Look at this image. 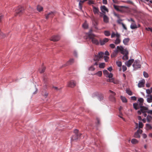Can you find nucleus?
Returning a JSON list of instances; mask_svg holds the SVG:
<instances>
[{
  "label": "nucleus",
  "instance_id": "obj_1",
  "mask_svg": "<svg viewBox=\"0 0 152 152\" xmlns=\"http://www.w3.org/2000/svg\"><path fill=\"white\" fill-rule=\"evenodd\" d=\"M104 55V53L103 52H101L98 53V55H95L94 57V60L95 61H96V62H95L92 65H94H94H98L97 62L99 60L100 58H102Z\"/></svg>",
  "mask_w": 152,
  "mask_h": 152
},
{
  "label": "nucleus",
  "instance_id": "obj_2",
  "mask_svg": "<svg viewBox=\"0 0 152 152\" xmlns=\"http://www.w3.org/2000/svg\"><path fill=\"white\" fill-rule=\"evenodd\" d=\"M88 37L91 40V41L93 44L96 45H98L99 44V41L95 38L96 36L93 34L89 33Z\"/></svg>",
  "mask_w": 152,
  "mask_h": 152
},
{
  "label": "nucleus",
  "instance_id": "obj_3",
  "mask_svg": "<svg viewBox=\"0 0 152 152\" xmlns=\"http://www.w3.org/2000/svg\"><path fill=\"white\" fill-rule=\"evenodd\" d=\"M75 134L73 135L71 137V141H73L78 139L80 136L81 134L78 133V130L75 129L74 131Z\"/></svg>",
  "mask_w": 152,
  "mask_h": 152
},
{
  "label": "nucleus",
  "instance_id": "obj_4",
  "mask_svg": "<svg viewBox=\"0 0 152 152\" xmlns=\"http://www.w3.org/2000/svg\"><path fill=\"white\" fill-rule=\"evenodd\" d=\"M24 8L21 6H19L15 10V12L16 15L20 16L22 15L24 11Z\"/></svg>",
  "mask_w": 152,
  "mask_h": 152
},
{
  "label": "nucleus",
  "instance_id": "obj_5",
  "mask_svg": "<svg viewBox=\"0 0 152 152\" xmlns=\"http://www.w3.org/2000/svg\"><path fill=\"white\" fill-rule=\"evenodd\" d=\"M141 66V64L140 61L137 60H135L133 64V67L135 69L140 68Z\"/></svg>",
  "mask_w": 152,
  "mask_h": 152
},
{
  "label": "nucleus",
  "instance_id": "obj_6",
  "mask_svg": "<svg viewBox=\"0 0 152 152\" xmlns=\"http://www.w3.org/2000/svg\"><path fill=\"white\" fill-rule=\"evenodd\" d=\"M109 92L110 93H111V94L110 95V99L112 102H115V99L114 96L115 94V93L113 91L110 90H109Z\"/></svg>",
  "mask_w": 152,
  "mask_h": 152
},
{
  "label": "nucleus",
  "instance_id": "obj_7",
  "mask_svg": "<svg viewBox=\"0 0 152 152\" xmlns=\"http://www.w3.org/2000/svg\"><path fill=\"white\" fill-rule=\"evenodd\" d=\"M142 132V131L140 129H138L134 135V137L135 138H139L140 137V134H141Z\"/></svg>",
  "mask_w": 152,
  "mask_h": 152
},
{
  "label": "nucleus",
  "instance_id": "obj_8",
  "mask_svg": "<svg viewBox=\"0 0 152 152\" xmlns=\"http://www.w3.org/2000/svg\"><path fill=\"white\" fill-rule=\"evenodd\" d=\"M142 104H139L138 103H135L133 104V106L134 108L136 110H137L140 108L142 107Z\"/></svg>",
  "mask_w": 152,
  "mask_h": 152
},
{
  "label": "nucleus",
  "instance_id": "obj_9",
  "mask_svg": "<svg viewBox=\"0 0 152 152\" xmlns=\"http://www.w3.org/2000/svg\"><path fill=\"white\" fill-rule=\"evenodd\" d=\"M75 86V82L73 80H71L70 81L68 84V86L71 88H73Z\"/></svg>",
  "mask_w": 152,
  "mask_h": 152
},
{
  "label": "nucleus",
  "instance_id": "obj_10",
  "mask_svg": "<svg viewBox=\"0 0 152 152\" xmlns=\"http://www.w3.org/2000/svg\"><path fill=\"white\" fill-rule=\"evenodd\" d=\"M60 39L59 36L56 35L52 36L50 39V40L53 42H56L58 41Z\"/></svg>",
  "mask_w": 152,
  "mask_h": 152
},
{
  "label": "nucleus",
  "instance_id": "obj_11",
  "mask_svg": "<svg viewBox=\"0 0 152 152\" xmlns=\"http://www.w3.org/2000/svg\"><path fill=\"white\" fill-rule=\"evenodd\" d=\"M54 16V12H51L47 14H45V18L46 19L49 18H52Z\"/></svg>",
  "mask_w": 152,
  "mask_h": 152
},
{
  "label": "nucleus",
  "instance_id": "obj_12",
  "mask_svg": "<svg viewBox=\"0 0 152 152\" xmlns=\"http://www.w3.org/2000/svg\"><path fill=\"white\" fill-rule=\"evenodd\" d=\"M134 59H133L129 60L127 62L125 63V64L128 67L131 66L132 64L134 62Z\"/></svg>",
  "mask_w": 152,
  "mask_h": 152
},
{
  "label": "nucleus",
  "instance_id": "obj_13",
  "mask_svg": "<svg viewBox=\"0 0 152 152\" xmlns=\"http://www.w3.org/2000/svg\"><path fill=\"white\" fill-rule=\"evenodd\" d=\"M108 39L107 38H104L103 40L100 39L99 41V42L101 45H104L105 43L107 42L108 41Z\"/></svg>",
  "mask_w": 152,
  "mask_h": 152
},
{
  "label": "nucleus",
  "instance_id": "obj_14",
  "mask_svg": "<svg viewBox=\"0 0 152 152\" xmlns=\"http://www.w3.org/2000/svg\"><path fill=\"white\" fill-rule=\"evenodd\" d=\"M87 0H80L79 3V6L80 10L82 11V4L85 1Z\"/></svg>",
  "mask_w": 152,
  "mask_h": 152
},
{
  "label": "nucleus",
  "instance_id": "obj_15",
  "mask_svg": "<svg viewBox=\"0 0 152 152\" xmlns=\"http://www.w3.org/2000/svg\"><path fill=\"white\" fill-rule=\"evenodd\" d=\"M130 28L132 29H134L137 28V26L136 24L135 21L132 22L131 25L130 26Z\"/></svg>",
  "mask_w": 152,
  "mask_h": 152
},
{
  "label": "nucleus",
  "instance_id": "obj_16",
  "mask_svg": "<svg viewBox=\"0 0 152 152\" xmlns=\"http://www.w3.org/2000/svg\"><path fill=\"white\" fill-rule=\"evenodd\" d=\"M141 111L142 113H145L147 112L148 110V108L145 107L144 106H142V107L140 108Z\"/></svg>",
  "mask_w": 152,
  "mask_h": 152
},
{
  "label": "nucleus",
  "instance_id": "obj_17",
  "mask_svg": "<svg viewBox=\"0 0 152 152\" xmlns=\"http://www.w3.org/2000/svg\"><path fill=\"white\" fill-rule=\"evenodd\" d=\"M145 83L144 80H142L138 84V87L140 88L144 86Z\"/></svg>",
  "mask_w": 152,
  "mask_h": 152
},
{
  "label": "nucleus",
  "instance_id": "obj_18",
  "mask_svg": "<svg viewBox=\"0 0 152 152\" xmlns=\"http://www.w3.org/2000/svg\"><path fill=\"white\" fill-rule=\"evenodd\" d=\"M101 10L103 12H105L107 11V12H108V10L106 7L104 6H103L101 7Z\"/></svg>",
  "mask_w": 152,
  "mask_h": 152
},
{
  "label": "nucleus",
  "instance_id": "obj_19",
  "mask_svg": "<svg viewBox=\"0 0 152 152\" xmlns=\"http://www.w3.org/2000/svg\"><path fill=\"white\" fill-rule=\"evenodd\" d=\"M114 8L117 11H121V10L120 9V7H120L119 6L116 5L115 4L113 5Z\"/></svg>",
  "mask_w": 152,
  "mask_h": 152
},
{
  "label": "nucleus",
  "instance_id": "obj_20",
  "mask_svg": "<svg viewBox=\"0 0 152 152\" xmlns=\"http://www.w3.org/2000/svg\"><path fill=\"white\" fill-rule=\"evenodd\" d=\"M93 11L95 14H97L99 12V9L98 8L95 7H93Z\"/></svg>",
  "mask_w": 152,
  "mask_h": 152
},
{
  "label": "nucleus",
  "instance_id": "obj_21",
  "mask_svg": "<svg viewBox=\"0 0 152 152\" xmlns=\"http://www.w3.org/2000/svg\"><path fill=\"white\" fill-rule=\"evenodd\" d=\"M118 53V51L117 50H115L112 53L111 55V57H114L116 56L117 54Z\"/></svg>",
  "mask_w": 152,
  "mask_h": 152
},
{
  "label": "nucleus",
  "instance_id": "obj_22",
  "mask_svg": "<svg viewBox=\"0 0 152 152\" xmlns=\"http://www.w3.org/2000/svg\"><path fill=\"white\" fill-rule=\"evenodd\" d=\"M103 18L104 21V22L107 23L108 22L109 18L107 16L105 15H104Z\"/></svg>",
  "mask_w": 152,
  "mask_h": 152
},
{
  "label": "nucleus",
  "instance_id": "obj_23",
  "mask_svg": "<svg viewBox=\"0 0 152 152\" xmlns=\"http://www.w3.org/2000/svg\"><path fill=\"white\" fill-rule=\"evenodd\" d=\"M129 41V38H126L124 39L123 40V42L125 45H127Z\"/></svg>",
  "mask_w": 152,
  "mask_h": 152
},
{
  "label": "nucleus",
  "instance_id": "obj_24",
  "mask_svg": "<svg viewBox=\"0 0 152 152\" xmlns=\"http://www.w3.org/2000/svg\"><path fill=\"white\" fill-rule=\"evenodd\" d=\"M117 49L116 50H118V51H121V52L124 51V48L121 46H117Z\"/></svg>",
  "mask_w": 152,
  "mask_h": 152
},
{
  "label": "nucleus",
  "instance_id": "obj_25",
  "mask_svg": "<svg viewBox=\"0 0 152 152\" xmlns=\"http://www.w3.org/2000/svg\"><path fill=\"white\" fill-rule=\"evenodd\" d=\"M45 67L44 66H42L41 69L39 70V72L41 73H43L45 69Z\"/></svg>",
  "mask_w": 152,
  "mask_h": 152
},
{
  "label": "nucleus",
  "instance_id": "obj_26",
  "mask_svg": "<svg viewBox=\"0 0 152 152\" xmlns=\"http://www.w3.org/2000/svg\"><path fill=\"white\" fill-rule=\"evenodd\" d=\"M93 24L94 25L95 28L96 29H98V28L97 27L98 23L95 20H94L93 22Z\"/></svg>",
  "mask_w": 152,
  "mask_h": 152
},
{
  "label": "nucleus",
  "instance_id": "obj_27",
  "mask_svg": "<svg viewBox=\"0 0 152 152\" xmlns=\"http://www.w3.org/2000/svg\"><path fill=\"white\" fill-rule=\"evenodd\" d=\"M121 42V40L119 38H117L114 43L116 45L119 44Z\"/></svg>",
  "mask_w": 152,
  "mask_h": 152
},
{
  "label": "nucleus",
  "instance_id": "obj_28",
  "mask_svg": "<svg viewBox=\"0 0 152 152\" xmlns=\"http://www.w3.org/2000/svg\"><path fill=\"white\" fill-rule=\"evenodd\" d=\"M128 53H126L124 55V56L122 58V59L124 60H126L128 59Z\"/></svg>",
  "mask_w": 152,
  "mask_h": 152
},
{
  "label": "nucleus",
  "instance_id": "obj_29",
  "mask_svg": "<svg viewBox=\"0 0 152 152\" xmlns=\"http://www.w3.org/2000/svg\"><path fill=\"white\" fill-rule=\"evenodd\" d=\"M37 9L38 11L40 12L43 10V8L42 7L38 5L37 7Z\"/></svg>",
  "mask_w": 152,
  "mask_h": 152
},
{
  "label": "nucleus",
  "instance_id": "obj_30",
  "mask_svg": "<svg viewBox=\"0 0 152 152\" xmlns=\"http://www.w3.org/2000/svg\"><path fill=\"white\" fill-rule=\"evenodd\" d=\"M121 99L123 102L126 103L127 102V100L125 97L121 96Z\"/></svg>",
  "mask_w": 152,
  "mask_h": 152
},
{
  "label": "nucleus",
  "instance_id": "obj_31",
  "mask_svg": "<svg viewBox=\"0 0 152 152\" xmlns=\"http://www.w3.org/2000/svg\"><path fill=\"white\" fill-rule=\"evenodd\" d=\"M138 101L139 102L138 103H139V104H142V105H143V102L144 101L143 99L142 98H140L139 99Z\"/></svg>",
  "mask_w": 152,
  "mask_h": 152
},
{
  "label": "nucleus",
  "instance_id": "obj_32",
  "mask_svg": "<svg viewBox=\"0 0 152 152\" xmlns=\"http://www.w3.org/2000/svg\"><path fill=\"white\" fill-rule=\"evenodd\" d=\"M94 75H97L100 77H101L102 75V72L101 71H100L94 74Z\"/></svg>",
  "mask_w": 152,
  "mask_h": 152
},
{
  "label": "nucleus",
  "instance_id": "obj_33",
  "mask_svg": "<svg viewBox=\"0 0 152 152\" xmlns=\"http://www.w3.org/2000/svg\"><path fill=\"white\" fill-rule=\"evenodd\" d=\"M74 62V59H71L67 62L66 63L67 65L71 64Z\"/></svg>",
  "mask_w": 152,
  "mask_h": 152
},
{
  "label": "nucleus",
  "instance_id": "obj_34",
  "mask_svg": "<svg viewBox=\"0 0 152 152\" xmlns=\"http://www.w3.org/2000/svg\"><path fill=\"white\" fill-rule=\"evenodd\" d=\"M103 73L104 75L106 77H107L108 74H109V72L107 70H104L103 71Z\"/></svg>",
  "mask_w": 152,
  "mask_h": 152
},
{
  "label": "nucleus",
  "instance_id": "obj_35",
  "mask_svg": "<svg viewBox=\"0 0 152 152\" xmlns=\"http://www.w3.org/2000/svg\"><path fill=\"white\" fill-rule=\"evenodd\" d=\"M146 129L147 130L151 129H152L151 125L148 124H146Z\"/></svg>",
  "mask_w": 152,
  "mask_h": 152
},
{
  "label": "nucleus",
  "instance_id": "obj_36",
  "mask_svg": "<svg viewBox=\"0 0 152 152\" xmlns=\"http://www.w3.org/2000/svg\"><path fill=\"white\" fill-rule=\"evenodd\" d=\"M131 142L133 144H135L138 142V141L135 139H133L131 140Z\"/></svg>",
  "mask_w": 152,
  "mask_h": 152
},
{
  "label": "nucleus",
  "instance_id": "obj_37",
  "mask_svg": "<svg viewBox=\"0 0 152 152\" xmlns=\"http://www.w3.org/2000/svg\"><path fill=\"white\" fill-rule=\"evenodd\" d=\"M95 69V68L94 67V65H92L90 66L88 69V70L91 71H94Z\"/></svg>",
  "mask_w": 152,
  "mask_h": 152
},
{
  "label": "nucleus",
  "instance_id": "obj_38",
  "mask_svg": "<svg viewBox=\"0 0 152 152\" xmlns=\"http://www.w3.org/2000/svg\"><path fill=\"white\" fill-rule=\"evenodd\" d=\"M152 117L150 115H148L147 117V119L148 122H150L152 120Z\"/></svg>",
  "mask_w": 152,
  "mask_h": 152
},
{
  "label": "nucleus",
  "instance_id": "obj_39",
  "mask_svg": "<svg viewBox=\"0 0 152 152\" xmlns=\"http://www.w3.org/2000/svg\"><path fill=\"white\" fill-rule=\"evenodd\" d=\"M116 64L118 67H120L122 66V62L120 61H118L116 62Z\"/></svg>",
  "mask_w": 152,
  "mask_h": 152
},
{
  "label": "nucleus",
  "instance_id": "obj_40",
  "mask_svg": "<svg viewBox=\"0 0 152 152\" xmlns=\"http://www.w3.org/2000/svg\"><path fill=\"white\" fill-rule=\"evenodd\" d=\"M105 65V64L104 63H102L99 64V67L100 68H104Z\"/></svg>",
  "mask_w": 152,
  "mask_h": 152
},
{
  "label": "nucleus",
  "instance_id": "obj_41",
  "mask_svg": "<svg viewBox=\"0 0 152 152\" xmlns=\"http://www.w3.org/2000/svg\"><path fill=\"white\" fill-rule=\"evenodd\" d=\"M126 93L129 95H132V93L131 91L129 89L127 90L126 91Z\"/></svg>",
  "mask_w": 152,
  "mask_h": 152
},
{
  "label": "nucleus",
  "instance_id": "obj_42",
  "mask_svg": "<svg viewBox=\"0 0 152 152\" xmlns=\"http://www.w3.org/2000/svg\"><path fill=\"white\" fill-rule=\"evenodd\" d=\"M103 96L102 95H100L98 97V99L100 100L101 101L103 99Z\"/></svg>",
  "mask_w": 152,
  "mask_h": 152
},
{
  "label": "nucleus",
  "instance_id": "obj_43",
  "mask_svg": "<svg viewBox=\"0 0 152 152\" xmlns=\"http://www.w3.org/2000/svg\"><path fill=\"white\" fill-rule=\"evenodd\" d=\"M104 34L107 36H109L110 35V33L109 31H104Z\"/></svg>",
  "mask_w": 152,
  "mask_h": 152
},
{
  "label": "nucleus",
  "instance_id": "obj_44",
  "mask_svg": "<svg viewBox=\"0 0 152 152\" xmlns=\"http://www.w3.org/2000/svg\"><path fill=\"white\" fill-rule=\"evenodd\" d=\"M107 82L114 83V79L113 78H109L107 80Z\"/></svg>",
  "mask_w": 152,
  "mask_h": 152
},
{
  "label": "nucleus",
  "instance_id": "obj_45",
  "mask_svg": "<svg viewBox=\"0 0 152 152\" xmlns=\"http://www.w3.org/2000/svg\"><path fill=\"white\" fill-rule=\"evenodd\" d=\"M143 125L142 123L141 122H139V127L140 128H142L143 127Z\"/></svg>",
  "mask_w": 152,
  "mask_h": 152
},
{
  "label": "nucleus",
  "instance_id": "obj_46",
  "mask_svg": "<svg viewBox=\"0 0 152 152\" xmlns=\"http://www.w3.org/2000/svg\"><path fill=\"white\" fill-rule=\"evenodd\" d=\"M5 37V35L1 32H0V38H3Z\"/></svg>",
  "mask_w": 152,
  "mask_h": 152
},
{
  "label": "nucleus",
  "instance_id": "obj_47",
  "mask_svg": "<svg viewBox=\"0 0 152 152\" xmlns=\"http://www.w3.org/2000/svg\"><path fill=\"white\" fill-rule=\"evenodd\" d=\"M83 27L85 29L87 28H88V25L86 23H84L83 25Z\"/></svg>",
  "mask_w": 152,
  "mask_h": 152
},
{
  "label": "nucleus",
  "instance_id": "obj_48",
  "mask_svg": "<svg viewBox=\"0 0 152 152\" xmlns=\"http://www.w3.org/2000/svg\"><path fill=\"white\" fill-rule=\"evenodd\" d=\"M143 75L145 77L147 78L148 77V74L146 72H143Z\"/></svg>",
  "mask_w": 152,
  "mask_h": 152
},
{
  "label": "nucleus",
  "instance_id": "obj_49",
  "mask_svg": "<svg viewBox=\"0 0 152 152\" xmlns=\"http://www.w3.org/2000/svg\"><path fill=\"white\" fill-rule=\"evenodd\" d=\"M104 60L106 62H107L108 61L109 59V57L107 56H104Z\"/></svg>",
  "mask_w": 152,
  "mask_h": 152
},
{
  "label": "nucleus",
  "instance_id": "obj_50",
  "mask_svg": "<svg viewBox=\"0 0 152 152\" xmlns=\"http://www.w3.org/2000/svg\"><path fill=\"white\" fill-rule=\"evenodd\" d=\"M113 77V74L111 73H110L109 74H109H108L107 75L108 77L109 78H112V77Z\"/></svg>",
  "mask_w": 152,
  "mask_h": 152
},
{
  "label": "nucleus",
  "instance_id": "obj_51",
  "mask_svg": "<svg viewBox=\"0 0 152 152\" xmlns=\"http://www.w3.org/2000/svg\"><path fill=\"white\" fill-rule=\"evenodd\" d=\"M123 71V72H124L126 71L127 69V68L125 66L123 65L122 66Z\"/></svg>",
  "mask_w": 152,
  "mask_h": 152
},
{
  "label": "nucleus",
  "instance_id": "obj_52",
  "mask_svg": "<svg viewBox=\"0 0 152 152\" xmlns=\"http://www.w3.org/2000/svg\"><path fill=\"white\" fill-rule=\"evenodd\" d=\"M110 47L112 48H114L115 47V46L114 44H110Z\"/></svg>",
  "mask_w": 152,
  "mask_h": 152
},
{
  "label": "nucleus",
  "instance_id": "obj_53",
  "mask_svg": "<svg viewBox=\"0 0 152 152\" xmlns=\"http://www.w3.org/2000/svg\"><path fill=\"white\" fill-rule=\"evenodd\" d=\"M42 94L43 95L45 96V97H46L47 96L48 94L46 92H45V93L42 92Z\"/></svg>",
  "mask_w": 152,
  "mask_h": 152
},
{
  "label": "nucleus",
  "instance_id": "obj_54",
  "mask_svg": "<svg viewBox=\"0 0 152 152\" xmlns=\"http://www.w3.org/2000/svg\"><path fill=\"white\" fill-rule=\"evenodd\" d=\"M147 102L148 103H151L152 102V99H150V98H147Z\"/></svg>",
  "mask_w": 152,
  "mask_h": 152
},
{
  "label": "nucleus",
  "instance_id": "obj_55",
  "mask_svg": "<svg viewBox=\"0 0 152 152\" xmlns=\"http://www.w3.org/2000/svg\"><path fill=\"white\" fill-rule=\"evenodd\" d=\"M146 92L147 94H150L152 92L151 90H149V89L146 90Z\"/></svg>",
  "mask_w": 152,
  "mask_h": 152
},
{
  "label": "nucleus",
  "instance_id": "obj_56",
  "mask_svg": "<svg viewBox=\"0 0 152 152\" xmlns=\"http://www.w3.org/2000/svg\"><path fill=\"white\" fill-rule=\"evenodd\" d=\"M121 24H122V26L123 27V28L125 30H126L127 29V28L126 27V26H125V25L123 23H121Z\"/></svg>",
  "mask_w": 152,
  "mask_h": 152
},
{
  "label": "nucleus",
  "instance_id": "obj_57",
  "mask_svg": "<svg viewBox=\"0 0 152 152\" xmlns=\"http://www.w3.org/2000/svg\"><path fill=\"white\" fill-rule=\"evenodd\" d=\"M122 114L120 112V115H118L119 117L121 118H122L124 120V118H123L122 116Z\"/></svg>",
  "mask_w": 152,
  "mask_h": 152
},
{
  "label": "nucleus",
  "instance_id": "obj_58",
  "mask_svg": "<svg viewBox=\"0 0 152 152\" xmlns=\"http://www.w3.org/2000/svg\"><path fill=\"white\" fill-rule=\"evenodd\" d=\"M115 34L114 32H113L111 35V37L112 38L114 37L115 36Z\"/></svg>",
  "mask_w": 152,
  "mask_h": 152
},
{
  "label": "nucleus",
  "instance_id": "obj_59",
  "mask_svg": "<svg viewBox=\"0 0 152 152\" xmlns=\"http://www.w3.org/2000/svg\"><path fill=\"white\" fill-rule=\"evenodd\" d=\"M131 99L132 100L134 101L136 100L137 99L136 97L134 96H132L131 97Z\"/></svg>",
  "mask_w": 152,
  "mask_h": 152
},
{
  "label": "nucleus",
  "instance_id": "obj_60",
  "mask_svg": "<svg viewBox=\"0 0 152 152\" xmlns=\"http://www.w3.org/2000/svg\"><path fill=\"white\" fill-rule=\"evenodd\" d=\"M3 16L1 14L0 15V22H1L2 20L3 19Z\"/></svg>",
  "mask_w": 152,
  "mask_h": 152
},
{
  "label": "nucleus",
  "instance_id": "obj_61",
  "mask_svg": "<svg viewBox=\"0 0 152 152\" xmlns=\"http://www.w3.org/2000/svg\"><path fill=\"white\" fill-rule=\"evenodd\" d=\"M104 54H105V55H107V56H109V53L107 51H106L104 53Z\"/></svg>",
  "mask_w": 152,
  "mask_h": 152
},
{
  "label": "nucleus",
  "instance_id": "obj_62",
  "mask_svg": "<svg viewBox=\"0 0 152 152\" xmlns=\"http://www.w3.org/2000/svg\"><path fill=\"white\" fill-rule=\"evenodd\" d=\"M107 69L110 72H111L112 70H113V69H112V67H109L108 68H107Z\"/></svg>",
  "mask_w": 152,
  "mask_h": 152
},
{
  "label": "nucleus",
  "instance_id": "obj_63",
  "mask_svg": "<svg viewBox=\"0 0 152 152\" xmlns=\"http://www.w3.org/2000/svg\"><path fill=\"white\" fill-rule=\"evenodd\" d=\"M142 137L144 138L145 139L146 138L147 136V135L145 134H142Z\"/></svg>",
  "mask_w": 152,
  "mask_h": 152
},
{
  "label": "nucleus",
  "instance_id": "obj_64",
  "mask_svg": "<svg viewBox=\"0 0 152 152\" xmlns=\"http://www.w3.org/2000/svg\"><path fill=\"white\" fill-rule=\"evenodd\" d=\"M147 112L149 114L152 115V110H149L148 111H147Z\"/></svg>",
  "mask_w": 152,
  "mask_h": 152
}]
</instances>
